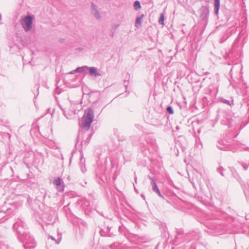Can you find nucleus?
Returning <instances> with one entry per match:
<instances>
[{"label":"nucleus","mask_w":249,"mask_h":249,"mask_svg":"<svg viewBox=\"0 0 249 249\" xmlns=\"http://www.w3.org/2000/svg\"><path fill=\"white\" fill-rule=\"evenodd\" d=\"M63 113H64V115H65V111L63 110Z\"/></svg>","instance_id":"27"},{"label":"nucleus","mask_w":249,"mask_h":249,"mask_svg":"<svg viewBox=\"0 0 249 249\" xmlns=\"http://www.w3.org/2000/svg\"><path fill=\"white\" fill-rule=\"evenodd\" d=\"M136 180H137V178H135V182H136Z\"/></svg>","instance_id":"29"},{"label":"nucleus","mask_w":249,"mask_h":249,"mask_svg":"<svg viewBox=\"0 0 249 249\" xmlns=\"http://www.w3.org/2000/svg\"><path fill=\"white\" fill-rule=\"evenodd\" d=\"M154 192L157 193L160 197H161L162 198H164V196L160 193V192L159 189H158L156 191H154Z\"/></svg>","instance_id":"17"},{"label":"nucleus","mask_w":249,"mask_h":249,"mask_svg":"<svg viewBox=\"0 0 249 249\" xmlns=\"http://www.w3.org/2000/svg\"><path fill=\"white\" fill-rule=\"evenodd\" d=\"M221 101L224 104H227L228 105H230V102L228 100L222 98L221 99Z\"/></svg>","instance_id":"18"},{"label":"nucleus","mask_w":249,"mask_h":249,"mask_svg":"<svg viewBox=\"0 0 249 249\" xmlns=\"http://www.w3.org/2000/svg\"><path fill=\"white\" fill-rule=\"evenodd\" d=\"M53 184L56 187L58 191L62 192L64 191V184L63 180L60 178H57L54 179Z\"/></svg>","instance_id":"5"},{"label":"nucleus","mask_w":249,"mask_h":249,"mask_svg":"<svg viewBox=\"0 0 249 249\" xmlns=\"http://www.w3.org/2000/svg\"><path fill=\"white\" fill-rule=\"evenodd\" d=\"M114 36V34L113 33L111 35V36L113 37Z\"/></svg>","instance_id":"26"},{"label":"nucleus","mask_w":249,"mask_h":249,"mask_svg":"<svg viewBox=\"0 0 249 249\" xmlns=\"http://www.w3.org/2000/svg\"><path fill=\"white\" fill-rule=\"evenodd\" d=\"M134 8L135 10H138L141 8V3L139 1L136 0L134 3Z\"/></svg>","instance_id":"12"},{"label":"nucleus","mask_w":249,"mask_h":249,"mask_svg":"<svg viewBox=\"0 0 249 249\" xmlns=\"http://www.w3.org/2000/svg\"><path fill=\"white\" fill-rule=\"evenodd\" d=\"M89 73L90 75L95 77L100 76L101 75V73L98 72L97 68L94 67L89 68Z\"/></svg>","instance_id":"8"},{"label":"nucleus","mask_w":249,"mask_h":249,"mask_svg":"<svg viewBox=\"0 0 249 249\" xmlns=\"http://www.w3.org/2000/svg\"><path fill=\"white\" fill-rule=\"evenodd\" d=\"M32 23L33 18L31 16H28L25 17L23 19L21 24L25 31H29L32 28Z\"/></svg>","instance_id":"3"},{"label":"nucleus","mask_w":249,"mask_h":249,"mask_svg":"<svg viewBox=\"0 0 249 249\" xmlns=\"http://www.w3.org/2000/svg\"><path fill=\"white\" fill-rule=\"evenodd\" d=\"M94 117V111L91 108H89L85 111L84 115L83 117L81 127L88 130L90 128L91 123L93 122Z\"/></svg>","instance_id":"2"},{"label":"nucleus","mask_w":249,"mask_h":249,"mask_svg":"<svg viewBox=\"0 0 249 249\" xmlns=\"http://www.w3.org/2000/svg\"><path fill=\"white\" fill-rule=\"evenodd\" d=\"M143 15H142L141 17H137L136 21H135V24L136 26H138V25H140L142 23V18L143 17Z\"/></svg>","instance_id":"13"},{"label":"nucleus","mask_w":249,"mask_h":249,"mask_svg":"<svg viewBox=\"0 0 249 249\" xmlns=\"http://www.w3.org/2000/svg\"><path fill=\"white\" fill-rule=\"evenodd\" d=\"M88 69H89V67L85 66H83V67H78L77 68H76L75 70H74V72H81L86 70H87Z\"/></svg>","instance_id":"11"},{"label":"nucleus","mask_w":249,"mask_h":249,"mask_svg":"<svg viewBox=\"0 0 249 249\" xmlns=\"http://www.w3.org/2000/svg\"><path fill=\"white\" fill-rule=\"evenodd\" d=\"M214 14L216 15H218L219 8H220V0H214Z\"/></svg>","instance_id":"9"},{"label":"nucleus","mask_w":249,"mask_h":249,"mask_svg":"<svg viewBox=\"0 0 249 249\" xmlns=\"http://www.w3.org/2000/svg\"><path fill=\"white\" fill-rule=\"evenodd\" d=\"M1 16L0 15V20H1Z\"/></svg>","instance_id":"28"},{"label":"nucleus","mask_w":249,"mask_h":249,"mask_svg":"<svg viewBox=\"0 0 249 249\" xmlns=\"http://www.w3.org/2000/svg\"><path fill=\"white\" fill-rule=\"evenodd\" d=\"M75 72H74V71H72L71 72V74H73L74 73H75Z\"/></svg>","instance_id":"24"},{"label":"nucleus","mask_w":249,"mask_h":249,"mask_svg":"<svg viewBox=\"0 0 249 249\" xmlns=\"http://www.w3.org/2000/svg\"><path fill=\"white\" fill-rule=\"evenodd\" d=\"M159 23L160 25H163L164 24V15H163V14H161L160 15V17L159 19Z\"/></svg>","instance_id":"14"},{"label":"nucleus","mask_w":249,"mask_h":249,"mask_svg":"<svg viewBox=\"0 0 249 249\" xmlns=\"http://www.w3.org/2000/svg\"><path fill=\"white\" fill-rule=\"evenodd\" d=\"M148 178L151 180V185L152 186V189L154 192L158 189V187L156 183L154 181V179L150 176H148Z\"/></svg>","instance_id":"10"},{"label":"nucleus","mask_w":249,"mask_h":249,"mask_svg":"<svg viewBox=\"0 0 249 249\" xmlns=\"http://www.w3.org/2000/svg\"><path fill=\"white\" fill-rule=\"evenodd\" d=\"M216 145L218 148L221 150L228 151L231 149V145L227 142L223 140L219 141Z\"/></svg>","instance_id":"4"},{"label":"nucleus","mask_w":249,"mask_h":249,"mask_svg":"<svg viewBox=\"0 0 249 249\" xmlns=\"http://www.w3.org/2000/svg\"><path fill=\"white\" fill-rule=\"evenodd\" d=\"M119 24H115L113 26V28L114 29H116L119 27Z\"/></svg>","instance_id":"21"},{"label":"nucleus","mask_w":249,"mask_h":249,"mask_svg":"<svg viewBox=\"0 0 249 249\" xmlns=\"http://www.w3.org/2000/svg\"><path fill=\"white\" fill-rule=\"evenodd\" d=\"M154 192L157 193L160 197H161L162 198H164V196L160 193V192L159 189H158L156 191H154Z\"/></svg>","instance_id":"16"},{"label":"nucleus","mask_w":249,"mask_h":249,"mask_svg":"<svg viewBox=\"0 0 249 249\" xmlns=\"http://www.w3.org/2000/svg\"><path fill=\"white\" fill-rule=\"evenodd\" d=\"M24 224L21 219H18L13 225L14 230L18 233V238L23 244L25 249H33L36 246L34 238L23 229Z\"/></svg>","instance_id":"1"},{"label":"nucleus","mask_w":249,"mask_h":249,"mask_svg":"<svg viewBox=\"0 0 249 249\" xmlns=\"http://www.w3.org/2000/svg\"><path fill=\"white\" fill-rule=\"evenodd\" d=\"M243 168H244V169L245 170H247V168H248V167H247V166H245V165H243Z\"/></svg>","instance_id":"23"},{"label":"nucleus","mask_w":249,"mask_h":249,"mask_svg":"<svg viewBox=\"0 0 249 249\" xmlns=\"http://www.w3.org/2000/svg\"><path fill=\"white\" fill-rule=\"evenodd\" d=\"M91 12L97 19L101 18V17L98 7L93 2L91 3Z\"/></svg>","instance_id":"6"},{"label":"nucleus","mask_w":249,"mask_h":249,"mask_svg":"<svg viewBox=\"0 0 249 249\" xmlns=\"http://www.w3.org/2000/svg\"><path fill=\"white\" fill-rule=\"evenodd\" d=\"M85 171H86V169H85V167L84 168H82V171L83 173H85Z\"/></svg>","instance_id":"22"},{"label":"nucleus","mask_w":249,"mask_h":249,"mask_svg":"<svg viewBox=\"0 0 249 249\" xmlns=\"http://www.w3.org/2000/svg\"><path fill=\"white\" fill-rule=\"evenodd\" d=\"M200 17L202 19L208 18L209 14V7L207 6H202L200 9Z\"/></svg>","instance_id":"7"},{"label":"nucleus","mask_w":249,"mask_h":249,"mask_svg":"<svg viewBox=\"0 0 249 249\" xmlns=\"http://www.w3.org/2000/svg\"><path fill=\"white\" fill-rule=\"evenodd\" d=\"M50 238L52 240L56 242V243H57V244H58L59 243V242H60V241L57 242V241L55 240V238H54L53 236H51L50 237Z\"/></svg>","instance_id":"20"},{"label":"nucleus","mask_w":249,"mask_h":249,"mask_svg":"<svg viewBox=\"0 0 249 249\" xmlns=\"http://www.w3.org/2000/svg\"><path fill=\"white\" fill-rule=\"evenodd\" d=\"M223 170V169L222 168H218V169H217V171H218L219 173H220V174H221L222 176H224L223 173V172H222V170Z\"/></svg>","instance_id":"19"},{"label":"nucleus","mask_w":249,"mask_h":249,"mask_svg":"<svg viewBox=\"0 0 249 249\" xmlns=\"http://www.w3.org/2000/svg\"><path fill=\"white\" fill-rule=\"evenodd\" d=\"M167 111H168V112L169 113H170L171 114H172L174 113L173 109L172 107L171 106H169V107H167Z\"/></svg>","instance_id":"15"},{"label":"nucleus","mask_w":249,"mask_h":249,"mask_svg":"<svg viewBox=\"0 0 249 249\" xmlns=\"http://www.w3.org/2000/svg\"><path fill=\"white\" fill-rule=\"evenodd\" d=\"M82 158H83V156H81V157H80V159H81V160H82Z\"/></svg>","instance_id":"25"}]
</instances>
